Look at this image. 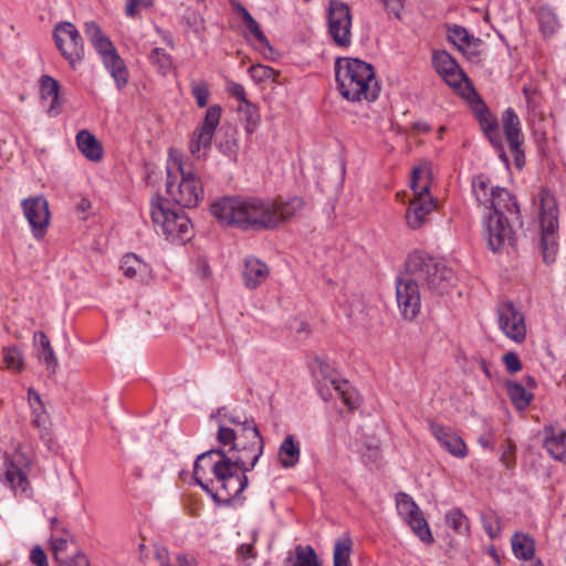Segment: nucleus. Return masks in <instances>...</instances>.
Here are the masks:
<instances>
[{
	"instance_id": "63",
	"label": "nucleus",
	"mask_w": 566,
	"mask_h": 566,
	"mask_svg": "<svg viewBox=\"0 0 566 566\" xmlns=\"http://www.w3.org/2000/svg\"><path fill=\"white\" fill-rule=\"evenodd\" d=\"M65 545L66 541L63 538L55 539L53 543L54 556L59 564L64 560L59 556V552L62 551L65 547Z\"/></svg>"
},
{
	"instance_id": "60",
	"label": "nucleus",
	"mask_w": 566,
	"mask_h": 566,
	"mask_svg": "<svg viewBox=\"0 0 566 566\" xmlns=\"http://www.w3.org/2000/svg\"><path fill=\"white\" fill-rule=\"evenodd\" d=\"M514 452H515V447L512 443H509L507 447H506V450H504L502 455H501V461L503 462V464L506 468H510V467L513 465V463H514V460H513Z\"/></svg>"
},
{
	"instance_id": "64",
	"label": "nucleus",
	"mask_w": 566,
	"mask_h": 566,
	"mask_svg": "<svg viewBox=\"0 0 566 566\" xmlns=\"http://www.w3.org/2000/svg\"><path fill=\"white\" fill-rule=\"evenodd\" d=\"M176 566H195V558L187 555H178Z\"/></svg>"
},
{
	"instance_id": "45",
	"label": "nucleus",
	"mask_w": 566,
	"mask_h": 566,
	"mask_svg": "<svg viewBox=\"0 0 566 566\" xmlns=\"http://www.w3.org/2000/svg\"><path fill=\"white\" fill-rule=\"evenodd\" d=\"M449 40L459 49H462L464 44L470 42V35L463 27L453 25L449 29Z\"/></svg>"
},
{
	"instance_id": "44",
	"label": "nucleus",
	"mask_w": 566,
	"mask_h": 566,
	"mask_svg": "<svg viewBox=\"0 0 566 566\" xmlns=\"http://www.w3.org/2000/svg\"><path fill=\"white\" fill-rule=\"evenodd\" d=\"M249 73L255 82L275 81V76L277 75L274 69L262 64L252 65L249 69Z\"/></svg>"
},
{
	"instance_id": "36",
	"label": "nucleus",
	"mask_w": 566,
	"mask_h": 566,
	"mask_svg": "<svg viewBox=\"0 0 566 566\" xmlns=\"http://www.w3.org/2000/svg\"><path fill=\"white\" fill-rule=\"evenodd\" d=\"M120 269L126 277L133 279L138 273H146L148 271V265L136 254L127 253L122 259Z\"/></svg>"
},
{
	"instance_id": "57",
	"label": "nucleus",
	"mask_w": 566,
	"mask_h": 566,
	"mask_svg": "<svg viewBox=\"0 0 566 566\" xmlns=\"http://www.w3.org/2000/svg\"><path fill=\"white\" fill-rule=\"evenodd\" d=\"M382 2L389 14H394L397 19L401 18L403 0H382Z\"/></svg>"
},
{
	"instance_id": "41",
	"label": "nucleus",
	"mask_w": 566,
	"mask_h": 566,
	"mask_svg": "<svg viewBox=\"0 0 566 566\" xmlns=\"http://www.w3.org/2000/svg\"><path fill=\"white\" fill-rule=\"evenodd\" d=\"M3 361L8 369L20 373L24 366L22 352L17 346H9L2 349Z\"/></svg>"
},
{
	"instance_id": "4",
	"label": "nucleus",
	"mask_w": 566,
	"mask_h": 566,
	"mask_svg": "<svg viewBox=\"0 0 566 566\" xmlns=\"http://www.w3.org/2000/svg\"><path fill=\"white\" fill-rule=\"evenodd\" d=\"M406 269L418 284L438 295L448 293L454 281L453 271L424 251H413L406 262Z\"/></svg>"
},
{
	"instance_id": "50",
	"label": "nucleus",
	"mask_w": 566,
	"mask_h": 566,
	"mask_svg": "<svg viewBox=\"0 0 566 566\" xmlns=\"http://www.w3.org/2000/svg\"><path fill=\"white\" fill-rule=\"evenodd\" d=\"M503 363L510 374H515L522 369L521 360L513 352H509L503 356Z\"/></svg>"
},
{
	"instance_id": "39",
	"label": "nucleus",
	"mask_w": 566,
	"mask_h": 566,
	"mask_svg": "<svg viewBox=\"0 0 566 566\" xmlns=\"http://www.w3.org/2000/svg\"><path fill=\"white\" fill-rule=\"evenodd\" d=\"M446 522L455 533L468 535L470 532L469 518L460 509H453L446 514Z\"/></svg>"
},
{
	"instance_id": "38",
	"label": "nucleus",
	"mask_w": 566,
	"mask_h": 566,
	"mask_svg": "<svg viewBox=\"0 0 566 566\" xmlns=\"http://www.w3.org/2000/svg\"><path fill=\"white\" fill-rule=\"evenodd\" d=\"M352 539L348 536L339 538L334 545V566H352L349 557L352 553Z\"/></svg>"
},
{
	"instance_id": "27",
	"label": "nucleus",
	"mask_w": 566,
	"mask_h": 566,
	"mask_svg": "<svg viewBox=\"0 0 566 566\" xmlns=\"http://www.w3.org/2000/svg\"><path fill=\"white\" fill-rule=\"evenodd\" d=\"M41 97L43 99H51V104L49 106L48 113L50 116L54 117L61 112V103H60V84L56 80L49 75H43L41 77Z\"/></svg>"
},
{
	"instance_id": "54",
	"label": "nucleus",
	"mask_w": 566,
	"mask_h": 566,
	"mask_svg": "<svg viewBox=\"0 0 566 566\" xmlns=\"http://www.w3.org/2000/svg\"><path fill=\"white\" fill-rule=\"evenodd\" d=\"M227 91L231 96L237 97L241 105L248 102L244 87L241 84L229 81L227 83Z\"/></svg>"
},
{
	"instance_id": "62",
	"label": "nucleus",
	"mask_w": 566,
	"mask_h": 566,
	"mask_svg": "<svg viewBox=\"0 0 566 566\" xmlns=\"http://www.w3.org/2000/svg\"><path fill=\"white\" fill-rule=\"evenodd\" d=\"M483 527L485 530V532L488 533V535L491 537V538H495L497 535H499V532H500V526H499V523L496 522V525L493 526L491 523H489L485 518H483Z\"/></svg>"
},
{
	"instance_id": "7",
	"label": "nucleus",
	"mask_w": 566,
	"mask_h": 566,
	"mask_svg": "<svg viewBox=\"0 0 566 566\" xmlns=\"http://www.w3.org/2000/svg\"><path fill=\"white\" fill-rule=\"evenodd\" d=\"M541 249L545 263L555 261L557 253L558 209L555 198L543 190L539 198Z\"/></svg>"
},
{
	"instance_id": "28",
	"label": "nucleus",
	"mask_w": 566,
	"mask_h": 566,
	"mask_svg": "<svg viewBox=\"0 0 566 566\" xmlns=\"http://www.w3.org/2000/svg\"><path fill=\"white\" fill-rule=\"evenodd\" d=\"M277 457L280 464L285 469L294 468L298 463L301 448L292 434L284 438L279 448Z\"/></svg>"
},
{
	"instance_id": "55",
	"label": "nucleus",
	"mask_w": 566,
	"mask_h": 566,
	"mask_svg": "<svg viewBox=\"0 0 566 566\" xmlns=\"http://www.w3.org/2000/svg\"><path fill=\"white\" fill-rule=\"evenodd\" d=\"M30 560L35 566H49L46 554L39 545L32 548L30 553Z\"/></svg>"
},
{
	"instance_id": "24",
	"label": "nucleus",
	"mask_w": 566,
	"mask_h": 566,
	"mask_svg": "<svg viewBox=\"0 0 566 566\" xmlns=\"http://www.w3.org/2000/svg\"><path fill=\"white\" fill-rule=\"evenodd\" d=\"M270 274L266 263L255 256L244 259L242 277L245 287L254 290L265 282Z\"/></svg>"
},
{
	"instance_id": "30",
	"label": "nucleus",
	"mask_w": 566,
	"mask_h": 566,
	"mask_svg": "<svg viewBox=\"0 0 566 566\" xmlns=\"http://www.w3.org/2000/svg\"><path fill=\"white\" fill-rule=\"evenodd\" d=\"M275 201V214L280 219V224L292 219L298 211H301L304 207V201L300 197H293L286 201L283 200H274Z\"/></svg>"
},
{
	"instance_id": "35",
	"label": "nucleus",
	"mask_w": 566,
	"mask_h": 566,
	"mask_svg": "<svg viewBox=\"0 0 566 566\" xmlns=\"http://www.w3.org/2000/svg\"><path fill=\"white\" fill-rule=\"evenodd\" d=\"M512 549L517 558L528 560L535 553L534 541L524 534H515L512 537Z\"/></svg>"
},
{
	"instance_id": "37",
	"label": "nucleus",
	"mask_w": 566,
	"mask_h": 566,
	"mask_svg": "<svg viewBox=\"0 0 566 566\" xmlns=\"http://www.w3.org/2000/svg\"><path fill=\"white\" fill-rule=\"evenodd\" d=\"M492 188L490 180L484 175L475 176L472 180V190L480 205L484 207L489 206V201L492 197Z\"/></svg>"
},
{
	"instance_id": "21",
	"label": "nucleus",
	"mask_w": 566,
	"mask_h": 566,
	"mask_svg": "<svg viewBox=\"0 0 566 566\" xmlns=\"http://www.w3.org/2000/svg\"><path fill=\"white\" fill-rule=\"evenodd\" d=\"M432 63L436 71L443 77L448 85L457 87L463 81L469 83L465 73L459 67L455 60L448 52H433Z\"/></svg>"
},
{
	"instance_id": "53",
	"label": "nucleus",
	"mask_w": 566,
	"mask_h": 566,
	"mask_svg": "<svg viewBox=\"0 0 566 566\" xmlns=\"http://www.w3.org/2000/svg\"><path fill=\"white\" fill-rule=\"evenodd\" d=\"M186 23L193 29V31L198 34L205 31V20L197 12H191L187 17H185Z\"/></svg>"
},
{
	"instance_id": "61",
	"label": "nucleus",
	"mask_w": 566,
	"mask_h": 566,
	"mask_svg": "<svg viewBox=\"0 0 566 566\" xmlns=\"http://www.w3.org/2000/svg\"><path fill=\"white\" fill-rule=\"evenodd\" d=\"M28 399H29V403H30L31 407L40 406V409H42L43 401L41 399V396L33 388H29V390H28Z\"/></svg>"
},
{
	"instance_id": "32",
	"label": "nucleus",
	"mask_w": 566,
	"mask_h": 566,
	"mask_svg": "<svg viewBox=\"0 0 566 566\" xmlns=\"http://www.w3.org/2000/svg\"><path fill=\"white\" fill-rule=\"evenodd\" d=\"M507 395L518 410H524L531 403L533 395L528 392L521 384L509 380L505 384Z\"/></svg>"
},
{
	"instance_id": "31",
	"label": "nucleus",
	"mask_w": 566,
	"mask_h": 566,
	"mask_svg": "<svg viewBox=\"0 0 566 566\" xmlns=\"http://www.w3.org/2000/svg\"><path fill=\"white\" fill-rule=\"evenodd\" d=\"M285 566H321V563L312 546L298 545L295 555L285 560Z\"/></svg>"
},
{
	"instance_id": "2",
	"label": "nucleus",
	"mask_w": 566,
	"mask_h": 566,
	"mask_svg": "<svg viewBox=\"0 0 566 566\" xmlns=\"http://www.w3.org/2000/svg\"><path fill=\"white\" fill-rule=\"evenodd\" d=\"M210 211L220 222L244 230H272L280 226L273 199L226 197L214 201Z\"/></svg>"
},
{
	"instance_id": "18",
	"label": "nucleus",
	"mask_w": 566,
	"mask_h": 566,
	"mask_svg": "<svg viewBox=\"0 0 566 566\" xmlns=\"http://www.w3.org/2000/svg\"><path fill=\"white\" fill-rule=\"evenodd\" d=\"M502 125L505 138L514 156L515 166L518 169H522L525 164L524 151L521 148L523 135L521 132L520 118L512 108H507L503 112Z\"/></svg>"
},
{
	"instance_id": "8",
	"label": "nucleus",
	"mask_w": 566,
	"mask_h": 566,
	"mask_svg": "<svg viewBox=\"0 0 566 566\" xmlns=\"http://www.w3.org/2000/svg\"><path fill=\"white\" fill-rule=\"evenodd\" d=\"M328 34L334 43L340 48L352 44V12L347 3L339 0H329L327 10Z\"/></svg>"
},
{
	"instance_id": "52",
	"label": "nucleus",
	"mask_w": 566,
	"mask_h": 566,
	"mask_svg": "<svg viewBox=\"0 0 566 566\" xmlns=\"http://www.w3.org/2000/svg\"><path fill=\"white\" fill-rule=\"evenodd\" d=\"M153 0H127L125 12L128 17H134L140 9L149 8Z\"/></svg>"
},
{
	"instance_id": "58",
	"label": "nucleus",
	"mask_w": 566,
	"mask_h": 566,
	"mask_svg": "<svg viewBox=\"0 0 566 566\" xmlns=\"http://www.w3.org/2000/svg\"><path fill=\"white\" fill-rule=\"evenodd\" d=\"M231 7L233 10L242 18L245 27L251 24L255 19L250 14V12L237 0L231 1Z\"/></svg>"
},
{
	"instance_id": "15",
	"label": "nucleus",
	"mask_w": 566,
	"mask_h": 566,
	"mask_svg": "<svg viewBox=\"0 0 566 566\" xmlns=\"http://www.w3.org/2000/svg\"><path fill=\"white\" fill-rule=\"evenodd\" d=\"M396 297L401 315L406 319H413L420 312L419 284L412 276L400 277L396 283Z\"/></svg>"
},
{
	"instance_id": "5",
	"label": "nucleus",
	"mask_w": 566,
	"mask_h": 566,
	"mask_svg": "<svg viewBox=\"0 0 566 566\" xmlns=\"http://www.w3.org/2000/svg\"><path fill=\"white\" fill-rule=\"evenodd\" d=\"M150 218L157 232L170 242L185 244L192 235V224L181 209H171L168 200L157 195L150 200Z\"/></svg>"
},
{
	"instance_id": "9",
	"label": "nucleus",
	"mask_w": 566,
	"mask_h": 566,
	"mask_svg": "<svg viewBox=\"0 0 566 566\" xmlns=\"http://www.w3.org/2000/svg\"><path fill=\"white\" fill-rule=\"evenodd\" d=\"M53 38L62 56L75 69L84 56V44L76 27L67 21L60 22L54 27Z\"/></svg>"
},
{
	"instance_id": "26",
	"label": "nucleus",
	"mask_w": 566,
	"mask_h": 566,
	"mask_svg": "<svg viewBox=\"0 0 566 566\" xmlns=\"http://www.w3.org/2000/svg\"><path fill=\"white\" fill-rule=\"evenodd\" d=\"M76 144L81 153L91 161H99L103 158V147L96 137L83 129L76 135Z\"/></svg>"
},
{
	"instance_id": "25",
	"label": "nucleus",
	"mask_w": 566,
	"mask_h": 566,
	"mask_svg": "<svg viewBox=\"0 0 566 566\" xmlns=\"http://www.w3.org/2000/svg\"><path fill=\"white\" fill-rule=\"evenodd\" d=\"M486 208L492 209V213L504 214L506 211L517 214L520 212V207L514 196H512V193L505 188L500 187L492 188V197Z\"/></svg>"
},
{
	"instance_id": "29",
	"label": "nucleus",
	"mask_w": 566,
	"mask_h": 566,
	"mask_svg": "<svg viewBox=\"0 0 566 566\" xmlns=\"http://www.w3.org/2000/svg\"><path fill=\"white\" fill-rule=\"evenodd\" d=\"M410 187L415 198H432L430 196V171L428 168L415 167L411 172Z\"/></svg>"
},
{
	"instance_id": "19",
	"label": "nucleus",
	"mask_w": 566,
	"mask_h": 566,
	"mask_svg": "<svg viewBox=\"0 0 566 566\" xmlns=\"http://www.w3.org/2000/svg\"><path fill=\"white\" fill-rule=\"evenodd\" d=\"M485 237L489 248L496 252L505 242H512L513 230L503 213H490L485 223Z\"/></svg>"
},
{
	"instance_id": "51",
	"label": "nucleus",
	"mask_w": 566,
	"mask_h": 566,
	"mask_svg": "<svg viewBox=\"0 0 566 566\" xmlns=\"http://www.w3.org/2000/svg\"><path fill=\"white\" fill-rule=\"evenodd\" d=\"M247 28L260 44L272 51V46L270 45L268 38L265 36V34L263 33L259 23L255 20L251 24H248Z\"/></svg>"
},
{
	"instance_id": "16",
	"label": "nucleus",
	"mask_w": 566,
	"mask_h": 566,
	"mask_svg": "<svg viewBox=\"0 0 566 566\" xmlns=\"http://www.w3.org/2000/svg\"><path fill=\"white\" fill-rule=\"evenodd\" d=\"M497 312L502 332L516 343L523 342L526 335L523 313L512 302L501 303Z\"/></svg>"
},
{
	"instance_id": "49",
	"label": "nucleus",
	"mask_w": 566,
	"mask_h": 566,
	"mask_svg": "<svg viewBox=\"0 0 566 566\" xmlns=\"http://www.w3.org/2000/svg\"><path fill=\"white\" fill-rule=\"evenodd\" d=\"M192 95L195 96L199 107H205L209 99V88L206 83L196 84L192 87Z\"/></svg>"
},
{
	"instance_id": "17",
	"label": "nucleus",
	"mask_w": 566,
	"mask_h": 566,
	"mask_svg": "<svg viewBox=\"0 0 566 566\" xmlns=\"http://www.w3.org/2000/svg\"><path fill=\"white\" fill-rule=\"evenodd\" d=\"M314 364L318 368V371L323 378L331 384L334 391L342 399L344 405L349 410L356 409L358 407L359 399L357 391L349 385V382L344 379L338 380L335 369L321 357H315Z\"/></svg>"
},
{
	"instance_id": "11",
	"label": "nucleus",
	"mask_w": 566,
	"mask_h": 566,
	"mask_svg": "<svg viewBox=\"0 0 566 566\" xmlns=\"http://www.w3.org/2000/svg\"><path fill=\"white\" fill-rule=\"evenodd\" d=\"M222 108L220 105L214 104L208 107L203 118V123L198 127L192 135L189 143V150L196 158H201V149L207 150L210 148L212 138L221 118Z\"/></svg>"
},
{
	"instance_id": "59",
	"label": "nucleus",
	"mask_w": 566,
	"mask_h": 566,
	"mask_svg": "<svg viewBox=\"0 0 566 566\" xmlns=\"http://www.w3.org/2000/svg\"><path fill=\"white\" fill-rule=\"evenodd\" d=\"M59 566H90V563L84 554L77 553L72 558L61 562Z\"/></svg>"
},
{
	"instance_id": "12",
	"label": "nucleus",
	"mask_w": 566,
	"mask_h": 566,
	"mask_svg": "<svg viewBox=\"0 0 566 566\" xmlns=\"http://www.w3.org/2000/svg\"><path fill=\"white\" fill-rule=\"evenodd\" d=\"M396 504L399 514L403 516V518L413 530L415 534L422 542L432 543L433 537L431 535L429 525L413 499L405 492H399L396 495Z\"/></svg>"
},
{
	"instance_id": "34",
	"label": "nucleus",
	"mask_w": 566,
	"mask_h": 566,
	"mask_svg": "<svg viewBox=\"0 0 566 566\" xmlns=\"http://www.w3.org/2000/svg\"><path fill=\"white\" fill-rule=\"evenodd\" d=\"M35 339H39L43 352L40 354V358L44 361L46 365V369L49 370L50 375H55L57 369V358L51 347V343L48 338V336L43 332H38L34 335Z\"/></svg>"
},
{
	"instance_id": "1",
	"label": "nucleus",
	"mask_w": 566,
	"mask_h": 566,
	"mask_svg": "<svg viewBox=\"0 0 566 566\" xmlns=\"http://www.w3.org/2000/svg\"><path fill=\"white\" fill-rule=\"evenodd\" d=\"M244 426L247 427L243 428V438L247 441L241 440L238 449L231 454L223 448H217L199 454L195 461L193 480L214 502L219 501V492H213L208 483L201 481L202 463L218 455V461L211 463V473L219 485L218 489L224 495L222 503L228 505L248 486L247 472L255 467L263 453V440L254 421H245Z\"/></svg>"
},
{
	"instance_id": "46",
	"label": "nucleus",
	"mask_w": 566,
	"mask_h": 566,
	"mask_svg": "<svg viewBox=\"0 0 566 566\" xmlns=\"http://www.w3.org/2000/svg\"><path fill=\"white\" fill-rule=\"evenodd\" d=\"M84 32L92 45L105 36L101 27L94 21H88L84 24Z\"/></svg>"
},
{
	"instance_id": "56",
	"label": "nucleus",
	"mask_w": 566,
	"mask_h": 566,
	"mask_svg": "<svg viewBox=\"0 0 566 566\" xmlns=\"http://www.w3.org/2000/svg\"><path fill=\"white\" fill-rule=\"evenodd\" d=\"M219 149H220L224 155H228V156L235 155L237 149H238V144H237V139H235V137L233 136V134H231V135L227 138V140H224V142H220V144H219Z\"/></svg>"
},
{
	"instance_id": "33",
	"label": "nucleus",
	"mask_w": 566,
	"mask_h": 566,
	"mask_svg": "<svg viewBox=\"0 0 566 566\" xmlns=\"http://www.w3.org/2000/svg\"><path fill=\"white\" fill-rule=\"evenodd\" d=\"M544 448L554 459L566 464V431L547 437Z\"/></svg>"
},
{
	"instance_id": "3",
	"label": "nucleus",
	"mask_w": 566,
	"mask_h": 566,
	"mask_svg": "<svg viewBox=\"0 0 566 566\" xmlns=\"http://www.w3.org/2000/svg\"><path fill=\"white\" fill-rule=\"evenodd\" d=\"M335 77L342 96L352 102L375 101L379 86L371 64L354 57L335 61Z\"/></svg>"
},
{
	"instance_id": "43",
	"label": "nucleus",
	"mask_w": 566,
	"mask_h": 566,
	"mask_svg": "<svg viewBox=\"0 0 566 566\" xmlns=\"http://www.w3.org/2000/svg\"><path fill=\"white\" fill-rule=\"evenodd\" d=\"M541 31L545 36L552 35L558 25L557 18L549 9H541L538 13Z\"/></svg>"
},
{
	"instance_id": "10",
	"label": "nucleus",
	"mask_w": 566,
	"mask_h": 566,
	"mask_svg": "<svg viewBox=\"0 0 566 566\" xmlns=\"http://www.w3.org/2000/svg\"><path fill=\"white\" fill-rule=\"evenodd\" d=\"M21 206L33 237L36 240H42L48 231L51 218L48 200L42 195L33 196L22 200Z\"/></svg>"
},
{
	"instance_id": "42",
	"label": "nucleus",
	"mask_w": 566,
	"mask_h": 566,
	"mask_svg": "<svg viewBox=\"0 0 566 566\" xmlns=\"http://www.w3.org/2000/svg\"><path fill=\"white\" fill-rule=\"evenodd\" d=\"M239 111L242 113L243 119L245 122L247 133L252 134L260 123V114L258 107L248 101L239 107Z\"/></svg>"
},
{
	"instance_id": "22",
	"label": "nucleus",
	"mask_w": 566,
	"mask_h": 566,
	"mask_svg": "<svg viewBox=\"0 0 566 566\" xmlns=\"http://www.w3.org/2000/svg\"><path fill=\"white\" fill-rule=\"evenodd\" d=\"M430 429L441 447L444 448L450 454L460 459L467 457L468 449L464 441L450 428H446L442 424L436 422H430Z\"/></svg>"
},
{
	"instance_id": "40",
	"label": "nucleus",
	"mask_w": 566,
	"mask_h": 566,
	"mask_svg": "<svg viewBox=\"0 0 566 566\" xmlns=\"http://www.w3.org/2000/svg\"><path fill=\"white\" fill-rule=\"evenodd\" d=\"M242 438L243 434H241L239 431L222 424L219 426L217 440L220 444L230 447L228 450H226V452H229V454L238 449Z\"/></svg>"
},
{
	"instance_id": "13",
	"label": "nucleus",
	"mask_w": 566,
	"mask_h": 566,
	"mask_svg": "<svg viewBox=\"0 0 566 566\" xmlns=\"http://www.w3.org/2000/svg\"><path fill=\"white\" fill-rule=\"evenodd\" d=\"M101 55L103 63L111 73L118 90H123L128 83V70L124 60L118 55L112 41L105 35L93 45Z\"/></svg>"
},
{
	"instance_id": "6",
	"label": "nucleus",
	"mask_w": 566,
	"mask_h": 566,
	"mask_svg": "<svg viewBox=\"0 0 566 566\" xmlns=\"http://www.w3.org/2000/svg\"><path fill=\"white\" fill-rule=\"evenodd\" d=\"M176 174L167 168L166 190L170 199L182 208H195L203 199L200 178L180 159L174 160Z\"/></svg>"
},
{
	"instance_id": "20",
	"label": "nucleus",
	"mask_w": 566,
	"mask_h": 566,
	"mask_svg": "<svg viewBox=\"0 0 566 566\" xmlns=\"http://www.w3.org/2000/svg\"><path fill=\"white\" fill-rule=\"evenodd\" d=\"M28 459L19 452L4 461V479L13 491L24 492L28 489Z\"/></svg>"
},
{
	"instance_id": "47",
	"label": "nucleus",
	"mask_w": 566,
	"mask_h": 566,
	"mask_svg": "<svg viewBox=\"0 0 566 566\" xmlns=\"http://www.w3.org/2000/svg\"><path fill=\"white\" fill-rule=\"evenodd\" d=\"M31 408H32V415H33V419H32L33 424L41 430H45L46 424L49 422V416L45 411L44 405H42V409H40V406H33Z\"/></svg>"
},
{
	"instance_id": "14",
	"label": "nucleus",
	"mask_w": 566,
	"mask_h": 566,
	"mask_svg": "<svg viewBox=\"0 0 566 566\" xmlns=\"http://www.w3.org/2000/svg\"><path fill=\"white\" fill-rule=\"evenodd\" d=\"M473 113L479 120L480 127L499 153L501 160L507 165L509 158L504 151L503 139L500 130L497 118L489 111L483 101L478 99L472 106Z\"/></svg>"
},
{
	"instance_id": "23",
	"label": "nucleus",
	"mask_w": 566,
	"mask_h": 566,
	"mask_svg": "<svg viewBox=\"0 0 566 566\" xmlns=\"http://www.w3.org/2000/svg\"><path fill=\"white\" fill-rule=\"evenodd\" d=\"M434 207L433 198H413L406 212L407 226L412 230L420 229L427 223L428 216L433 211Z\"/></svg>"
},
{
	"instance_id": "48",
	"label": "nucleus",
	"mask_w": 566,
	"mask_h": 566,
	"mask_svg": "<svg viewBox=\"0 0 566 566\" xmlns=\"http://www.w3.org/2000/svg\"><path fill=\"white\" fill-rule=\"evenodd\" d=\"M149 60L153 64H157L160 69H166L170 65V56L164 49L156 48L151 51Z\"/></svg>"
}]
</instances>
